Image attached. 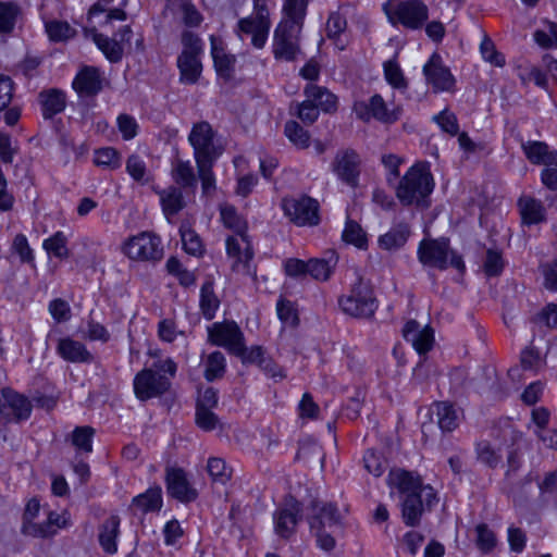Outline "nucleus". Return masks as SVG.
<instances>
[{"instance_id": "nucleus-13", "label": "nucleus", "mask_w": 557, "mask_h": 557, "mask_svg": "<svg viewBox=\"0 0 557 557\" xmlns=\"http://www.w3.org/2000/svg\"><path fill=\"white\" fill-rule=\"evenodd\" d=\"M271 27L270 12L255 11L250 16L243 17L237 23V34L251 35L253 47H264Z\"/></svg>"}, {"instance_id": "nucleus-43", "label": "nucleus", "mask_w": 557, "mask_h": 557, "mask_svg": "<svg viewBox=\"0 0 557 557\" xmlns=\"http://www.w3.org/2000/svg\"><path fill=\"white\" fill-rule=\"evenodd\" d=\"M207 471L213 483L225 485L232 478V469L227 467L224 459L211 457L207 462Z\"/></svg>"}, {"instance_id": "nucleus-57", "label": "nucleus", "mask_w": 557, "mask_h": 557, "mask_svg": "<svg viewBox=\"0 0 557 557\" xmlns=\"http://www.w3.org/2000/svg\"><path fill=\"white\" fill-rule=\"evenodd\" d=\"M278 319L288 325L295 326L299 322L297 310L290 300L280 298L276 304Z\"/></svg>"}, {"instance_id": "nucleus-56", "label": "nucleus", "mask_w": 557, "mask_h": 557, "mask_svg": "<svg viewBox=\"0 0 557 557\" xmlns=\"http://www.w3.org/2000/svg\"><path fill=\"white\" fill-rule=\"evenodd\" d=\"M363 465L366 470L374 476H380L386 469V461L383 456L373 450L369 449L363 456Z\"/></svg>"}, {"instance_id": "nucleus-33", "label": "nucleus", "mask_w": 557, "mask_h": 557, "mask_svg": "<svg viewBox=\"0 0 557 557\" xmlns=\"http://www.w3.org/2000/svg\"><path fill=\"white\" fill-rule=\"evenodd\" d=\"M211 42V54L214 62V67L219 75L227 77L231 75L233 71L235 57L232 54H227L224 51L222 46V41L215 38V36H210Z\"/></svg>"}, {"instance_id": "nucleus-53", "label": "nucleus", "mask_w": 557, "mask_h": 557, "mask_svg": "<svg viewBox=\"0 0 557 557\" xmlns=\"http://www.w3.org/2000/svg\"><path fill=\"white\" fill-rule=\"evenodd\" d=\"M342 236L346 243L352 244L358 248H364L367 246L366 233L361 226L352 220H347Z\"/></svg>"}, {"instance_id": "nucleus-12", "label": "nucleus", "mask_w": 557, "mask_h": 557, "mask_svg": "<svg viewBox=\"0 0 557 557\" xmlns=\"http://www.w3.org/2000/svg\"><path fill=\"white\" fill-rule=\"evenodd\" d=\"M282 208L286 216L297 225H317L319 223V203L304 196L301 198H285Z\"/></svg>"}, {"instance_id": "nucleus-46", "label": "nucleus", "mask_w": 557, "mask_h": 557, "mask_svg": "<svg viewBox=\"0 0 557 557\" xmlns=\"http://www.w3.org/2000/svg\"><path fill=\"white\" fill-rule=\"evenodd\" d=\"M225 357L221 351L211 352L206 361L205 377L212 382L223 376L225 372Z\"/></svg>"}, {"instance_id": "nucleus-55", "label": "nucleus", "mask_w": 557, "mask_h": 557, "mask_svg": "<svg viewBox=\"0 0 557 557\" xmlns=\"http://www.w3.org/2000/svg\"><path fill=\"white\" fill-rule=\"evenodd\" d=\"M46 32L53 41L67 40L74 36L75 30L66 22L51 21L46 24Z\"/></svg>"}, {"instance_id": "nucleus-34", "label": "nucleus", "mask_w": 557, "mask_h": 557, "mask_svg": "<svg viewBox=\"0 0 557 557\" xmlns=\"http://www.w3.org/2000/svg\"><path fill=\"white\" fill-rule=\"evenodd\" d=\"M132 507L143 513L159 511L162 507V490L159 485L148 488L133 498Z\"/></svg>"}, {"instance_id": "nucleus-45", "label": "nucleus", "mask_w": 557, "mask_h": 557, "mask_svg": "<svg viewBox=\"0 0 557 557\" xmlns=\"http://www.w3.org/2000/svg\"><path fill=\"white\" fill-rule=\"evenodd\" d=\"M307 4L308 0H285L284 11L289 18L285 23L299 30L306 15Z\"/></svg>"}, {"instance_id": "nucleus-7", "label": "nucleus", "mask_w": 557, "mask_h": 557, "mask_svg": "<svg viewBox=\"0 0 557 557\" xmlns=\"http://www.w3.org/2000/svg\"><path fill=\"white\" fill-rule=\"evenodd\" d=\"M123 252L132 260L157 262L163 258L161 238L150 232L129 237L123 245Z\"/></svg>"}, {"instance_id": "nucleus-15", "label": "nucleus", "mask_w": 557, "mask_h": 557, "mask_svg": "<svg viewBox=\"0 0 557 557\" xmlns=\"http://www.w3.org/2000/svg\"><path fill=\"white\" fill-rule=\"evenodd\" d=\"M360 158L352 149L338 151L332 163L337 177L351 187L358 185Z\"/></svg>"}, {"instance_id": "nucleus-16", "label": "nucleus", "mask_w": 557, "mask_h": 557, "mask_svg": "<svg viewBox=\"0 0 557 557\" xmlns=\"http://www.w3.org/2000/svg\"><path fill=\"white\" fill-rule=\"evenodd\" d=\"M297 27L288 25V23H281L274 32L273 53L275 59L284 61H293L299 51L297 45V37L295 32Z\"/></svg>"}, {"instance_id": "nucleus-52", "label": "nucleus", "mask_w": 557, "mask_h": 557, "mask_svg": "<svg viewBox=\"0 0 557 557\" xmlns=\"http://www.w3.org/2000/svg\"><path fill=\"white\" fill-rule=\"evenodd\" d=\"M475 453L478 460L490 468H496L502 460V455L487 441L476 443Z\"/></svg>"}, {"instance_id": "nucleus-27", "label": "nucleus", "mask_w": 557, "mask_h": 557, "mask_svg": "<svg viewBox=\"0 0 557 557\" xmlns=\"http://www.w3.org/2000/svg\"><path fill=\"white\" fill-rule=\"evenodd\" d=\"M304 94L309 102L325 113L334 112L337 109V97L325 87L308 84Z\"/></svg>"}, {"instance_id": "nucleus-62", "label": "nucleus", "mask_w": 557, "mask_h": 557, "mask_svg": "<svg viewBox=\"0 0 557 557\" xmlns=\"http://www.w3.org/2000/svg\"><path fill=\"white\" fill-rule=\"evenodd\" d=\"M214 163L215 162L196 163L203 194H209L215 189V177L212 171Z\"/></svg>"}, {"instance_id": "nucleus-4", "label": "nucleus", "mask_w": 557, "mask_h": 557, "mask_svg": "<svg viewBox=\"0 0 557 557\" xmlns=\"http://www.w3.org/2000/svg\"><path fill=\"white\" fill-rule=\"evenodd\" d=\"M338 305L344 313L360 319L372 317L377 308L372 287L362 278H358L349 294L339 297Z\"/></svg>"}, {"instance_id": "nucleus-10", "label": "nucleus", "mask_w": 557, "mask_h": 557, "mask_svg": "<svg viewBox=\"0 0 557 557\" xmlns=\"http://www.w3.org/2000/svg\"><path fill=\"white\" fill-rule=\"evenodd\" d=\"M32 408L30 401L24 395L10 387L0 389V420L5 423L27 420Z\"/></svg>"}, {"instance_id": "nucleus-25", "label": "nucleus", "mask_w": 557, "mask_h": 557, "mask_svg": "<svg viewBox=\"0 0 557 557\" xmlns=\"http://www.w3.org/2000/svg\"><path fill=\"white\" fill-rule=\"evenodd\" d=\"M57 351L69 362L89 363L94 360L91 352L83 343L70 337L59 339Z\"/></svg>"}, {"instance_id": "nucleus-50", "label": "nucleus", "mask_w": 557, "mask_h": 557, "mask_svg": "<svg viewBox=\"0 0 557 557\" xmlns=\"http://www.w3.org/2000/svg\"><path fill=\"white\" fill-rule=\"evenodd\" d=\"M94 162L98 166L115 170L121 166V156L112 147L101 148L96 150Z\"/></svg>"}, {"instance_id": "nucleus-19", "label": "nucleus", "mask_w": 557, "mask_h": 557, "mask_svg": "<svg viewBox=\"0 0 557 557\" xmlns=\"http://www.w3.org/2000/svg\"><path fill=\"white\" fill-rule=\"evenodd\" d=\"M426 81L437 91H449L455 85V78L448 67L442 63V58L433 53L428 63L423 66Z\"/></svg>"}, {"instance_id": "nucleus-17", "label": "nucleus", "mask_w": 557, "mask_h": 557, "mask_svg": "<svg viewBox=\"0 0 557 557\" xmlns=\"http://www.w3.org/2000/svg\"><path fill=\"white\" fill-rule=\"evenodd\" d=\"M301 505L296 499L290 498L274 512L275 532L283 539H288L296 531L297 523L300 519Z\"/></svg>"}, {"instance_id": "nucleus-63", "label": "nucleus", "mask_w": 557, "mask_h": 557, "mask_svg": "<svg viewBox=\"0 0 557 557\" xmlns=\"http://www.w3.org/2000/svg\"><path fill=\"white\" fill-rule=\"evenodd\" d=\"M535 324L545 325L549 329H557V305H546L533 319Z\"/></svg>"}, {"instance_id": "nucleus-6", "label": "nucleus", "mask_w": 557, "mask_h": 557, "mask_svg": "<svg viewBox=\"0 0 557 557\" xmlns=\"http://www.w3.org/2000/svg\"><path fill=\"white\" fill-rule=\"evenodd\" d=\"M383 10L391 24H400L409 29L421 28L429 18V8L421 0L400 1L394 8L385 3Z\"/></svg>"}, {"instance_id": "nucleus-47", "label": "nucleus", "mask_w": 557, "mask_h": 557, "mask_svg": "<svg viewBox=\"0 0 557 557\" xmlns=\"http://www.w3.org/2000/svg\"><path fill=\"white\" fill-rule=\"evenodd\" d=\"M95 429L89 425L76 426L72 432V444L84 453L92 451Z\"/></svg>"}, {"instance_id": "nucleus-54", "label": "nucleus", "mask_w": 557, "mask_h": 557, "mask_svg": "<svg viewBox=\"0 0 557 557\" xmlns=\"http://www.w3.org/2000/svg\"><path fill=\"white\" fill-rule=\"evenodd\" d=\"M11 250H12V252H14L18 256L20 261L22 263H27V264H30L32 267H35V263H34L35 258H34L33 249L29 247L28 240L25 235L17 234L14 237V239L12 242Z\"/></svg>"}, {"instance_id": "nucleus-26", "label": "nucleus", "mask_w": 557, "mask_h": 557, "mask_svg": "<svg viewBox=\"0 0 557 557\" xmlns=\"http://www.w3.org/2000/svg\"><path fill=\"white\" fill-rule=\"evenodd\" d=\"M337 262V253L333 250H329L322 258L308 260V274L317 281L326 282L330 280Z\"/></svg>"}, {"instance_id": "nucleus-38", "label": "nucleus", "mask_w": 557, "mask_h": 557, "mask_svg": "<svg viewBox=\"0 0 557 557\" xmlns=\"http://www.w3.org/2000/svg\"><path fill=\"white\" fill-rule=\"evenodd\" d=\"M409 235V226L400 223L379 237V246L385 250L399 249L407 243Z\"/></svg>"}, {"instance_id": "nucleus-60", "label": "nucleus", "mask_w": 557, "mask_h": 557, "mask_svg": "<svg viewBox=\"0 0 557 557\" xmlns=\"http://www.w3.org/2000/svg\"><path fill=\"white\" fill-rule=\"evenodd\" d=\"M476 545L483 553H490L496 545L494 532L484 523L476 525Z\"/></svg>"}, {"instance_id": "nucleus-23", "label": "nucleus", "mask_w": 557, "mask_h": 557, "mask_svg": "<svg viewBox=\"0 0 557 557\" xmlns=\"http://www.w3.org/2000/svg\"><path fill=\"white\" fill-rule=\"evenodd\" d=\"M73 88L79 95L95 96L102 89V78L97 67L85 66L73 81Z\"/></svg>"}, {"instance_id": "nucleus-29", "label": "nucleus", "mask_w": 557, "mask_h": 557, "mask_svg": "<svg viewBox=\"0 0 557 557\" xmlns=\"http://www.w3.org/2000/svg\"><path fill=\"white\" fill-rule=\"evenodd\" d=\"M70 524V516L67 512L58 513L51 511L48 516V520L44 524H32L23 525V532L36 537H48L55 533L51 530L53 525L58 528H65Z\"/></svg>"}, {"instance_id": "nucleus-64", "label": "nucleus", "mask_w": 557, "mask_h": 557, "mask_svg": "<svg viewBox=\"0 0 557 557\" xmlns=\"http://www.w3.org/2000/svg\"><path fill=\"white\" fill-rule=\"evenodd\" d=\"M534 40L543 48L557 46V24L549 22L547 24V30H536L534 33Z\"/></svg>"}, {"instance_id": "nucleus-1", "label": "nucleus", "mask_w": 557, "mask_h": 557, "mask_svg": "<svg viewBox=\"0 0 557 557\" xmlns=\"http://www.w3.org/2000/svg\"><path fill=\"white\" fill-rule=\"evenodd\" d=\"M434 189V180L429 164L418 162L413 164L399 180L395 195L399 202L405 206H417L428 208L430 195Z\"/></svg>"}, {"instance_id": "nucleus-20", "label": "nucleus", "mask_w": 557, "mask_h": 557, "mask_svg": "<svg viewBox=\"0 0 557 557\" xmlns=\"http://www.w3.org/2000/svg\"><path fill=\"white\" fill-rule=\"evenodd\" d=\"M170 12L178 15L186 28H196L203 22V16L191 0H165L163 15Z\"/></svg>"}, {"instance_id": "nucleus-59", "label": "nucleus", "mask_w": 557, "mask_h": 557, "mask_svg": "<svg viewBox=\"0 0 557 557\" xmlns=\"http://www.w3.org/2000/svg\"><path fill=\"white\" fill-rule=\"evenodd\" d=\"M504 265L505 262L499 251L493 249L486 251L483 270L487 276H498L503 272Z\"/></svg>"}, {"instance_id": "nucleus-22", "label": "nucleus", "mask_w": 557, "mask_h": 557, "mask_svg": "<svg viewBox=\"0 0 557 557\" xmlns=\"http://www.w3.org/2000/svg\"><path fill=\"white\" fill-rule=\"evenodd\" d=\"M403 336L420 355L426 354L434 343L433 330L429 326L420 329V324L416 320H410L405 324Z\"/></svg>"}, {"instance_id": "nucleus-61", "label": "nucleus", "mask_w": 557, "mask_h": 557, "mask_svg": "<svg viewBox=\"0 0 557 557\" xmlns=\"http://www.w3.org/2000/svg\"><path fill=\"white\" fill-rule=\"evenodd\" d=\"M523 150L531 163L544 164L548 146L543 141H529L527 145H523Z\"/></svg>"}, {"instance_id": "nucleus-40", "label": "nucleus", "mask_w": 557, "mask_h": 557, "mask_svg": "<svg viewBox=\"0 0 557 557\" xmlns=\"http://www.w3.org/2000/svg\"><path fill=\"white\" fill-rule=\"evenodd\" d=\"M180 235L183 245V249L191 256L200 257L205 252V246L200 236L196 231L187 223L183 222L180 226Z\"/></svg>"}, {"instance_id": "nucleus-31", "label": "nucleus", "mask_w": 557, "mask_h": 557, "mask_svg": "<svg viewBox=\"0 0 557 557\" xmlns=\"http://www.w3.org/2000/svg\"><path fill=\"white\" fill-rule=\"evenodd\" d=\"M180 70V81L184 84H195L198 82L202 65L199 55H191L187 52H181L177 58Z\"/></svg>"}, {"instance_id": "nucleus-39", "label": "nucleus", "mask_w": 557, "mask_h": 557, "mask_svg": "<svg viewBox=\"0 0 557 557\" xmlns=\"http://www.w3.org/2000/svg\"><path fill=\"white\" fill-rule=\"evenodd\" d=\"M393 480L398 491L405 494V496L411 493H421L422 488L426 486L422 484L421 478L418 474L406 470L395 471Z\"/></svg>"}, {"instance_id": "nucleus-41", "label": "nucleus", "mask_w": 557, "mask_h": 557, "mask_svg": "<svg viewBox=\"0 0 557 557\" xmlns=\"http://www.w3.org/2000/svg\"><path fill=\"white\" fill-rule=\"evenodd\" d=\"M91 33L95 44L111 62H119L122 59L123 48L116 40L97 33L96 29Z\"/></svg>"}, {"instance_id": "nucleus-8", "label": "nucleus", "mask_w": 557, "mask_h": 557, "mask_svg": "<svg viewBox=\"0 0 557 557\" xmlns=\"http://www.w3.org/2000/svg\"><path fill=\"white\" fill-rule=\"evenodd\" d=\"M211 344L224 347L232 355L245 352V338L242 330L234 321L215 322L208 327Z\"/></svg>"}, {"instance_id": "nucleus-9", "label": "nucleus", "mask_w": 557, "mask_h": 557, "mask_svg": "<svg viewBox=\"0 0 557 557\" xmlns=\"http://www.w3.org/2000/svg\"><path fill=\"white\" fill-rule=\"evenodd\" d=\"M437 503L433 487L426 485L421 493H411L401 502V517L406 525L416 527L420 523L424 507L431 508Z\"/></svg>"}, {"instance_id": "nucleus-18", "label": "nucleus", "mask_w": 557, "mask_h": 557, "mask_svg": "<svg viewBox=\"0 0 557 557\" xmlns=\"http://www.w3.org/2000/svg\"><path fill=\"white\" fill-rule=\"evenodd\" d=\"M165 482L168 493L182 503H190L198 496L197 491L189 484L183 469H166Z\"/></svg>"}, {"instance_id": "nucleus-51", "label": "nucleus", "mask_w": 557, "mask_h": 557, "mask_svg": "<svg viewBox=\"0 0 557 557\" xmlns=\"http://www.w3.org/2000/svg\"><path fill=\"white\" fill-rule=\"evenodd\" d=\"M286 137L298 148L305 149L309 147L310 136L296 121H288L284 127Z\"/></svg>"}, {"instance_id": "nucleus-3", "label": "nucleus", "mask_w": 557, "mask_h": 557, "mask_svg": "<svg viewBox=\"0 0 557 557\" xmlns=\"http://www.w3.org/2000/svg\"><path fill=\"white\" fill-rule=\"evenodd\" d=\"M417 256L424 267L440 271L453 267L462 273L466 269L462 257L451 249L449 239L446 237L422 239L418 246Z\"/></svg>"}, {"instance_id": "nucleus-32", "label": "nucleus", "mask_w": 557, "mask_h": 557, "mask_svg": "<svg viewBox=\"0 0 557 557\" xmlns=\"http://www.w3.org/2000/svg\"><path fill=\"white\" fill-rule=\"evenodd\" d=\"M518 207L524 224H539L545 220V208L537 199L528 196L521 197Z\"/></svg>"}, {"instance_id": "nucleus-44", "label": "nucleus", "mask_w": 557, "mask_h": 557, "mask_svg": "<svg viewBox=\"0 0 557 557\" xmlns=\"http://www.w3.org/2000/svg\"><path fill=\"white\" fill-rule=\"evenodd\" d=\"M437 423L442 431L450 432L458 425V416L454 407L447 403L435 404Z\"/></svg>"}, {"instance_id": "nucleus-36", "label": "nucleus", "mask_w": 557, "mask_h": 557, "mask_svg": "<svg viewBox=\"0 0 557 557\" xmlns=\"http://www.w3.org/2000/svg\"><path fill=\"white\" fill-rule=\"evenodd\" d=\"M199 307L203 318L208 321L215 317L216 310L220 307V300L214 293L213 281H206L200 288Z\"/></svg>"}, {"instance_id": "nucleus-37", "label": "nucleus", "mask_w": 557, "mask_h": 557, "mask_svg": "<svg viewBox=\"0 0 557 557\" xmlns=\"http://www.w3.org/2000/svg\"><path fill=\"white\" fill-rule=\"evenodd\" d=\"M21 15L22 10L17 3L0 0V34L11 35Z\"/></svg>"}, {"instance_id": "nucleus-48", "label": "nucleus", "mask_w": 557, "mask_h": 557, "mask_svg": "<svg viewBox=\"0 0 557 557\" xmlns=\"http://www.w3.org/2000/svg\"><path fill=\"white\" fill-rule=\"evenodd\" d=\"M221 220L225 227L233 230L236 234L247 231L246 221L237 213L233 206L221 207Z\"/></svg>"}, {"instance_id": "nucleus-5", "label": "nucleus", "mask_w": 557, "mask_h": 557, "mask_svg": "<svg viewBox=\"0 0 557 557\" xmlns=\"http://www.w3.org/2000/svg\"><path fill=\"white\" fill-rule=\"evenodd\" d=\"M215 132L212 126L206 122L195 123L188 136V141L194 149L196 163L215 162L223 153V146L214 140Z\"/></svg>"}, {"instance_id": "nucleus-35", "label": "nucleus", "mask_w": 557, "mask_h": 557, "mask_svg": "<svg viewBox=\"0 0 557 557\" xmlns=\"http://www.w3.org/2000/svg\"><path fill=\"white\" fill-rule=\"evenodd\" d=\"M171 176L180 188H195L197 186V177L188 160L176 159L172 163Z\"/></svg>"}, {"instance_id": "nucleus-24", "label": "nucleus", "mask_w": 557, "mask_h": 557, "mask_svg": "<svg viewBox=\"0 0 557 557\" xmlns=\"http://www.w3.org/2000/svg\"><path fill=\"white\" fill-rule=\"evenodd\" d=\"M38 102L41 107L44 119H52L64 111L66 107V95L59 88L44 89L38 94Z\"/></svg>"}, {"instance_id": "nucleus-21", "label": "nucleus", "mask_w": 557, "mask_h": 557, "mask_svg": "<svg viewBox=\"0 0 557 557\" xmlns=\"http://www.w3.org/2000/svg\"><path fill=\"white\" fill-rule=\"evenodd\" d=\"M225 244L227 256L235 259L233 269L242 263L248 272L249 263L253 258V250L246 232L228 236Z\"/></svg>"}, {"instance_id": "nucleus-2", "label": "nucleus", "mask_w": 557, "mask_h": 557, "mask_svg": "<svg viewBox=\"0 0 557 557\" xmlns=\"http://www.w3.org/2000/svg\"><path fill=\"white\" fill-rule=\"evenodd\" d=\"M310 510L308 522L317 537L318 546L325 552L333 550L336 541L332 533L343 529V517L337 506L314 499L310 504Z\"/></svg>"}, {"instance_id": "nucleus-11", "label": "nucleus", "mask_w": 557, "mask_h": 557, "mask_svg": "<svg viewBox=\"0 0 557 557\" xmlns=\"http://www.w3.org/2000/svg\"><path fill=\"white\" fill-rule=\"evenodd\" d=\"M170 386V377L153 369H143L134 377V393L143 401L161 396Z\"/></svg>"}, {"instance_id": "nucleus-42", "label": "nucleus", "mask_w": 557, "mask_h": 557, "mask_svg": "<svg viewBox=\"0 0 557 557\" xmlns=\"http://www.w3.org/2000/svg\"><path fill=\"white\" fill-rule=\"evenodd\" d=\"M347 27V21L344 15H342L339 12H332L329 15L327 22H326V36L327 38L334 40L335 46L339 50L345 49V44H343L339 39V36L342 33L345 32Z\"/></svg>"}, {"instance_id": "nucleus-30", "label": "nucleus", "mask_w": 557, "mask_h": 557, "mask_svg": "<svg viewBox=\"0 0 557 557\" xmlns=\"http://www.w3.org/2000/svg\"><path fill=\"white\" fill-rule=\"evenodd\" d=\"M158 195L160 197L162 211L168 220L176 215L186 206L182 189L178 186H169L158 191Z\"/></svg>"}, {"instance_id": "nucleus-14", "label": "nucleus", "mask_w": 557, "mask_h": 557, "mask_svg": "<svg viewBox=\"0 0 557 557\" xmlns=\"http://www.w3.org/2000/svg\"><path fill=\"white\" fill-rule=\"evenodd\" d=\"M355 110L357 115L363 120L369 121L371 117L385 123L393 124L399 120L401 115V108L394 107L393 109H388L386 102L382 98L381 95H373L369 102H359L356 103Z\"/></svg>"}, {"instance_id": "nucleus-49", "label": "nucleus", "mask_w": 557, "mask_h": 557, "mask_svg": "<svg viewBox=\"0 0 557 557\" xmlns=\"http://www.w3.org/2000/svg\"><path fill=\"white\" fill-rule=\"evenodd\" d=\"M66 244V236L62 232H57L51 237L45 239L42 246L48 253L53 255L55 258L66 259L69 257Z\"/></svg>"}, {"instance_id": "nucleus-58", "label": "nucleus", "mask_w": 557, "mask_h": 557, "mask_svg": "<svg viewBox=\"0 0 557 557\" xmlns=\"http://www.w3.org/2000/svg\"><path fill=\"white\" fill-rule=\"evenodd\" d=\"M433 121L438 124L443 132L455 136L459 132V124L455 113L448 109L443 110L433 116Z\"/></svg>"}, {"instance_id": "nucleus-28", "label": "nucleus", "mask_w": 557, "mask_h": 557, "mask_svg": "<svg viewBox=\"0 0 557 557\" xmlns=\"http://www.w3.org/2000/svg\"><path fill=\"white\" fill-rule=\"evenodd\" d=\"M120 517L112 515L99 527V544L108 554H114L117 550L116 539L120 534Z\"/></svg>"}]
</instances>
